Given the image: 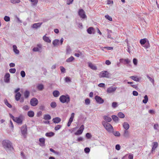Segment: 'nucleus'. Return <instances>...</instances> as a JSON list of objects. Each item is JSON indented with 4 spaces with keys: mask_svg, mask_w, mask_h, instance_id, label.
I'll use <instances>...</instances> for the list:
<instances>
[{
    "mask_svg": "<svg viewBox=\"0 0 159 159\" xmlns=\"http://www.w3.org/2000/svg\"><path fill=\"white\" fill-rule=\"evenodd\" d=\"M22 134L25 137L27 133V129L26 125H23L21 128Z\"/></svg>",
    "mask_w": 159,
    "mask_h": 159,
    "instance_id": "0eeeda50",
    "label": "nucleus"
},
{
    "mask_svg": "<svg viewBox=\"0 0 159 159\" xmlns=\"http://www.w3.org/2000/svg\"><path fill=\"white\" fill-rule=\"evenodd\" d=\"M88 64L89 66L91 69L95 70H97V67L94 64L91 62H89Z\"/></svg>",
    "mask_w": 159,
    "mask_h": 159,
    "instance_id": "dca6fc26",
    "label": "nucleus"
},
{
    "mask_svg": "<svg viewBox=\"0 0 159 159\" xmlns=\"http://www.w3.org/2000/svg\"><path fill=\"white\" fill-rule=\"evenodd\" d=\"M78 14L80 17L82 19H85L87 17L83 9H80L79 10Z\"/></svg>",
    "mask_w": 159,
    "mask_h": 159,
    "instance_id": "39448f33",
    "label": "nucleus"
},
{
    "mask_svg": "<svg viewBox=\"0 0 159 159\" xmlns=\"http://www.w3.org/2000/svg\"><path fill=\"white\" fill-rule=\"evenodd\" d=\"M42 45L41 44H38L37 47H35L33 49V51L34 52H41L42 51Z\"/></svg>",
    "mask_w": 159,
    "mask_h": 159,
    "instance_id": "1a4fd4ad",
    "label": "nucleus"
},
{
    "mask_svg": "<svg viewBox=\"0 0 159 159\" xmlns=\"http://www.w3.org/2000/svg\"><path fill=\"white\" fill-rule=\"evenodd\" d=\"M83 132L79 129L75 133V134L76 135H78L81 134Z\"/></svg>",
    "mask_w": 159,
    "mask_h": 159,
    "instance_id": "09e8293b",
    "label": "nucleus"
},
{
    "mask_svg": "<svg viewBox=\"0 0 159 159\" xmlns=\"http://www.w3.org/2000/svg\"><path fill=\"white\" fill-rule=\"evenodd\" d=\"M10 72L11 73H14L16 71V69L15 68H11L9 70Z\"/></svg>",
    "mask_w": 159,
    "mask_h": 159,
    "instance_id": "603ef678",
    "label": "nucleus"
},
{
    "mask_svg": "<svg viewBox=\"0 0 159 159\" xmlns=\"http://www.w3.org/2000/svg\"><path fill=\"white\" fill-rule=\"evenodd\" d=\"M55 134L52 132H50L49 133H47L45 134V135L47 137H51L54 136Z\"/></svg>",
    "mask_w": 159,
    "mask_h": 159,
    "instance_id": "72a5a7b5",
    "label": "nucleus"
},
{
    "mask_svg": "<svg viewBox=\"0 0 159 159\" xmlns=\"http://www.w3.org/2000/svg\"><path fill=\"white\" fill-rule=\"evenodd\" d=\"M85 102L86 105H88L90 103V100L89 98H87L85 100Z\"/></svg>",
    "mask_w": 159,
    "mask_h": 159,
    "instance_id": "3c124183",
    "label": "nucleus"
},
{
    "mask_svg": "<svg viewBox=\"0 0 159 159\" xmlns=\"http://www.w3.org/2000/svg\"><path fill=\"white\" fill-rule=\"evenodd\" d=\"M59 100L62 103H68L70 101V97L68 95H62L60 97Z\"/></svg>",
    "mask_w": 159,
    "mask_h": 159,
    "instance_id": "7ed1b4c3",
    "label": "nucleus"
},
{
    "mask_svg": "<svg viewBox=\"0 0 159 159\" xmlns=\"http://www.w3.org/2000/svg\"><path fill=\"white\" fill-rule=\"evenodd\" d=\"M118 116L121 118H123L125 117L124 114L121 112H120L118 114Z\"/></svg>",
    "mask_w": 159,
    "mask_h": 159,
    "instance_id": "79ce46f5",
    "label": "nucleus"
},
{
    "mask_svg": "<svg viewBox=\"0 0 159 159\" xmlns=\"http://www.w3.org/2000/svg\"><path fill=\"white\" fill-rule=\"evenodd\" d=\"M95 99L96 102L100 104H102L104 102L103 99L98 96H95Z\"/></svg>",
    "mask_w": 159,
    "mask_h": 159,
    "instance_id": "9b49d317",
    "label": "nucleus"
},
{
    "mask_svg": "<svg viewBox=\"0 0 159 159\" xmlns=\"http://www.w3.org/2000/svg\"><path fill=\"white\" fill-rule=\"evenodd\" d=\"M43 119L45 120H50L51 119V116L49 114L45 115L44 116Z\"/></svg>",
    "mask_w": 159,
    "mask_h": 159,
    "instance_id": "473e14b6",
    "label": "nucleus"
},
{
    "mask_svg": "<svg viewBox=\"0 0 159 159\" xmlns=\"http://www.w3.org/2000/svg\"><path fill=\"white\" fill-rule=\"evenodd\" d=\"M123 128L125 130H127L128 129L129 127V124L127 122H125L123 124Z\"/></svg>",
    "mask_w": 159,
    "mask_h": 159,
    "instance_id": "b1692460",
    "label": "nucleus"
},
{
    "mask_svg": "<svg viewBox=\"0 0 159 159\" xmlns=\"http://www.w3.org/2000/svg\"><path fill=\"white\" fill-rule=\"evenodd\" d=\"M152 143L153 146L151 150L152 153H153V152H154L155 150L157 147L158 145V143L157 142H153Z\"/></svg>",
    "mask_w": 159,
    "mask_h": 159,
    "instance_id": "4468645a",
    "label": "nucleus"
},
{
    "mask_svg": "<svg viewBox=\"0 0 159 159\" xmlns=\"http://www.w3.org/2000/svg\"><path fill=\"white\" fill-rule=\"evenodd\" d=\"M22 108L25 110H28L29 109V107L27 105H25L23 106Z\"/></svg>",
    "mask_w": 159,
    "mask_h": 159,
    "instance_id": "bf43d9fd",
    "label": "nucleus"
},
{
    "mask_svg": "<svg viewBox=\"0 0 159 159\" xmlns=\"http://www.w3.org/2000/svg\"><path fill=\"white\" fill-rule=\"evenodd\" d=\"M13 50L14 52L17 54H18L19 53V51L17 49V47L16 45L13 46Z\"/></svg>",
    "mask_w": 159,
    "mask_h": 159,
    "instance_id": "5701e85b",
    "label": "nucleus"
},
{
    "mask_svg": "<svg viewBox=\"0 0 159 159\" xmlns=\"http://www.w3.org/2000/svg\"><path fill=\"white\" fill-rule=\"evenodd\" d=\"M52 121L54 123H58L61 121V119L59 117H57L54 118L52 120Z\"/></svg>",
    "mask_w": 159,
    "mask_h": 159,
    "instance_id": "412c9836",
    "label": "nucleus"
},
{
    "mask_svg": "<svg viewBox=\"0 0 159 159\" xmlns=\"http://www.w3.org/2000/svg\"><path fill=\"white\" fill-rule=\"evenodd\" d=\"M84 151L86 153H88L90 151V149L89 148H86L84 149Z\"/></svg>",
    "mask_w": 159,
    "mask_h": 159,
    "instance_id": "5fc2aeb1",
    "label": "nucleus"
},
{
    "mask_svg": "<svg viewBox=\"0 0 159 159\" xmlns=\"http://www.w3.org/2000/svg\"><path fill=\"white\" fill-rule=\"evenodd\" d=\"M60 69L62 73H64L66 72V70L65 68L62 66L60 67Z\"/></svg>",
    "mask_w": 159,
    "mask_h": 159,
    "instance_id": "13d9d810",
    "label": "nucleus"
},
{
    "mask_svg": "<svg viewBox=\"0 0 159 159\" xmlns=\"http://www.w3.org/2000/svg\"><path fill=\"white\" fill-rule=\"evenodd\" d=\"M133 62L135 65H137L138 62L136 58H134L133 59Z\"/></svg>",
    "mask_w": 159,
    "mask_h": 159,
    "instance_id": "052dcab7",
    "label": "nucleus"
},
{
    "mask_svg": "<svg viewBox=\"0 0 159 159\" xmlns=\"http://www.w3.org/2000/svg\"><path fill=\"white\" fill-rule=\"evenodd\" d=\"M27 115L29 117H32L34 116V114L33 111H30L28 112Z\"/></svg>",
    "mask_w": 159,
    "mask_h": 159,
    "instance_id": "c756f323",
    "label": "nucleus"
},
{
    "mask_svg": "<svg viewBox=\"0 0 159 159\" xmlns=\"http://www.w3.org/2000/svg\"><path fill=\"white\" fill-rule=\"evenodd\" d=\"M128 159H133V155L132 154H130L128 156Z\"/></svg>",
    "mask_w": 159,
    "mask_h": 159,
    "instance_id": "338daca9",
    "label": "nucleus"
},
{
    "mask_svg": "<svg viewBox=\"0 0 159 159\" xmlns=\"http://www.w3.org/2000/svg\"><path fill=\"white\" fill-rule=\"evenodd\" d=\"M20 75L22 78L24 77L25 76V73L24 71L22 70L20 72Z\"/></svg>",
    "mask_w": 159,
    "mask_h": 159,
    "instance_id": "6e6d98bb",
    "label": "nucleus"
},
{
    "mask_svg": "<svg viewBox=\"0 0 159 159\" xmlns=\"http://www.w3.org/2000/svg\"><path fill=\"white\" fill-rule=\"evenodd\" d=\"M105 17L106 18V19L110 21H111L112 20V18L108 15H105Z\"/></svg>",
    "mask_w": 159,
    "mask_h": 159,
    "instance_id": "8fccbe9b",
    "label": "nucleus"
},
{
    "mask_svg": "<svg viewBox=\"0 0 159 159\" xmlns=\"http://www.w3.org/2000/svg\"><path fill=\"white\" fill-rule=\"evenodd\" d=\"M65 81L66 83H69L71 82V79L68 77H66L65 79Z\"/></svg>",
    "mask_w": 159,
    "mask_h": 159,
    "instance_id": "49530a36",
    "label": "nucleus"
},
{
    "mask_svg": "<svg viewBox=\"0 0 159 159\" xmlns=\"http://www.w3.org/2000/svg\"><path fill=\"white\" fill-rule=\"evenodd\" d=\"M38 103V101L37 98H32L30 101V103L31 105L33 106H36Z\"/></svg>",
    "mask_w": 159,
    "mask_h": 159,
    "instance_id": "9d476101",
    "label": "nucleus"
},
{
    "mask_svg": "<svg viewBox=\"0 0 159 159\" xmlns=\"http://www.w3.org/2000/svg\"><path fill=\"white\" fill-rule=\"evenodd\" d=\"M39 141L40 142L39 145L41 146H43L45 145V139L44 138H40Z\"/></svg>",
    "mask_w": 159,
    "mask_h": 159,
    "instance_id": "6ab92c4d",
    "label": "nucleus"
},
{
    "mask_svg": "<svg viewBox=\"0 0 159 159\" xmlns=\"http://www.w3.org/2000/svg\"><path fill=\"white\" fill-rule=\"evenodd\" d=\"M61 126L60 125H57V126H56L54 128V129L57 131L59 129H60L61 128Z\"/></svg>",
    "mask_w": 159,
    "mask_h": 159,
    "instance_id": "864d4df0",
    "label": "nucleus"
},
{
    "mask_svg": "<svg viewBox=\"0 0 159 159\" xmlns=\"http://www.w3.org/2000/svg\"><path fill=\"white\" fill-rule=\"evenodd\" d=\"M117 88L116 87L111 86L107 89V92L109 93H113L115 92Z\"/></svg>",
    "mask_w": 159,
    "mask_h": 159,
    "instance_id": "6e6552de",
    "label": "nucleus"
},
{
    "mask_svg": "<svg viewBox=\"0 0 159 159\" xmlns=\"http://www.w3.org/2000/svg\"><path fill=\"white\" fill-rule=\"evenodd\" d=\"M21 94L20 92L16 93L15 95V98L16 101H18L21 97Z\"/></svg>",
    "mask_w": 159,
    "mask_h": 159,
    "instance_id": "a211bd4d",
    "label": "nucleus"
},
{
    "mask_svg": "<svg viewBox=\"0 0 159 159\" xmlns=\"http://www.w3.org/2000/svg\"><path fill=\"white\" fill-rule=\"evenodd\" d=\"M123 135L126 138H128L129 137V131L127 130H124Z\"/></svg>",
    "mask_w": 159,
    "mask_h": 159,
    "instance_id": "c85d7f7f",
    "label": "nucleus"
},
{
    "mask_svg": "<svg viewBox=\"0 0 159 159\" xmlns=\"http://www.w3.org/2000/svg\"><path fill=\"white\" fill-rule=\"evenodd\" d=\"M133 94L134 96H137L138 95V93L136 91H134L133 92Z\"/></svg>",
    "mask_w": 159,
    "mask_h": 159,
    "instance_id": "774afa93",
    "label": "nucleus"
},
{
    "mask_svg": "<svg viewBox=\"0 0 159 159\" xmlns=\"http://www.w3.org/2000/svg\"><path fill=\"white\" fill-rule=\"evenodd\" d=\"M29 1L32 3V5H36L38 2V0H29Z\"/></svg>",
    "mask_w": 159,
    "mask_h": 159,
    "instance_id": "37998d69",
    "label": "nucleus"
},
{
    "mask_svg": "<svg viewBox=\"0 0 159 159\" xmlns=\"http://www.w3.org/2000/svg\"><path fill=\"white\" fill-rule=\"evenodd\" d=\"M38 89L39 91H42L44 89V86L42 84H39L37 86Z\"/></svg>",
    "mask_w": 159,
    "mask_h": 159,
    "instance_id": "a878e982",
    "label": "nucleus"
},
{
    "mask_svg": "<svg viewBox=\"0 0 159 159\" xmlns=\"http://www.w3.org/2000/svg\"><path fill=\"white\" fill-rule=\"evenodd\" d=\"M115 136L119 137L120 136V133L118 131H114V129L111 132Z\"/></svg>",
    "mask_w": 159,
    "mask_h": 159,
    "instance_id": "bb28decb",
    "label": "nucleus"
},
{
    "mask_svg": "<svg viewBox=\"0 0 159 159\" xmlns=\"http://www.w3.org/2000/svg\"><path fill=\"white\" fill-rule=\"evenodd\" d=\"M24 118V116L21 115L18 117H15L14 121L19 124L21 125Z\"/></svg>",
    "mask_w": 159,
    "mask_h": 159,
    "instance_id": "20e7f679",
    "label": "nucleus"
},
{
    "mask_svg": "<svg viewBox=\"0 0 159 159\" xmlns=\"http://www.w3.org/2000/svg\"><path fill=\"white\" fill-rule=\"evenodd\" d=\"M24 95L25 98L26 99L29 98L30 95V92L29 91L26 90L24 93Z\"/></svg>",
    "mask_w": 159,
    "mask_h": 159,
    "instance_id": "aec40b11",
    "label": "nucleus"
},
{
    "mask_svg": "<svg viewBox=\"0 0 159 159\" xmlns=\"http://www.w3.org/2000/svg\"><path fill=\"white\" fill-rule=\"evenodd\" d=\"M20 2V0H10L11 2L13 4L18 3Z\"/></svg>",
    "mask_w": 159,
    "mask_h": 159,
    "instance_id": "a19ab883",
    "label": "nucleus"
},
{
    "mask_svg": "<svg viewBox=\"0 0 159 159\" xmlns=\"http://www.w3.org/2000/svg\"><path fill=\"white\" fill-rule=\"evenodd\" d=\"M66 53L67 54H69L71 51V49L70 48V47H67L66 49Z\"/></svg>",
    "mask_w": 159,
    "mask_h": 159,
    "instance_id": "e2e57ef3",
    "label": "nucleus"
},
{
    "mask_svg": "<svg viewBox=\"0 0 159 159\" xmlns=\"http://www.w3.org/2000/svg\"><path fill=\"white\" fill-rule=\"evenodd\" d=\"M147 77L149 79V81H151L152 83L153 84H154V79H152V78H151L148 75H147Z\"/></svg>",
    "mask_w": 159,
    "mask_h": 159,
    "instance_id": "c03bdc74",
    "label": "nucleus"
},
{
    "mask_svg": "<svg viewBox=\"0 0 159 159\" xmlns=\"http://www.w3.org/2000/svg\"><path fill=\"white\" fill-rule=\"evenodd\" d=\"M42 24V23H38L33 24L32 26V28L34 29H37L40 27L41 25Z\"/></svg>",
    "mask_w": 159,
    "mask_h": 159,
    "instance_id": "2eb2a0df",
    "label": "nucleus"
},
{
    "mask_svg": "<svg viewBox=\"0 0 159 159\" xmlns=\"http://www.w3.org/2000/svg\"><path fill=\"white\" fill-rule=\"evenodd\" d=\"M104 119L107 122H110L111 120V117L106 116L104 117Z\"/></svg>",
    "mask_w": 159,
    "mask_h": 159,
    "instance_id": "f704fd0d",
    "label": "nucleus"
},
{
    "mask_svg": "<svg viewBox=\"0 0 159 159\" xmlns=\"http://www.w3.org/2000/svg\"><path fill=\"white\" fill-rule=\"evenodd\" d=\"M130 78L133 80L135 81L138 82L139 81V78L137 77L136 76H131L130 77Z\"/></svg>",
    "mask_w": 159,
    "mask_h": 159,
    "instance_id": "2f4dec72",
    "label": "nucleus"
},
{
    "mask_svg": "<svg viewBox=\"0 0 159 159\" xmlns=\"http://www.w3.org/2000/svg\"><path fill=\"white\" fill-rule=\"evenodd\" d=\"M59 42L60 41L59 40L55 39L52 41V44L54 46H55L59 44Z\"/></svg>",
    "mask_w": 159,
    "mask_h": 159,
    "instance_id": "7c9ffc66",
    "label": "nucleus"
},
{
    "mask_svg": "<svg viewBox=\"0 0 159 159\" xmlns=\"http://www.w3.org/2000/svg\"><path fill=\"white\" fill-rule=\"evenodd\" d=\"M74 58L73 56H71L66 60V62H71L74 60Z\"/></svg>",
    "mask_w": 159,
    "mask_h": 159,
    "instance_id": "c9c22d12",
    "label": "nucleus"
},
{
    "mask_svg": "<svg viewBox=\"0 0 159 159\" xmlns=\"http://www.w3.org/2000/svg\"><path fill=\"white\" fill-rule=\"evenodd\" d=\"M52 94L53 96L55 97H57L60 95V92L58 90H55L53 91Z\"/></svg>",
    "mask_w": 159,
    "mask_h": 159,
    "instance_id": "4be33fe9",
    "label": "nucleus"
},
{
    "mask_svg": "<svg viewBox=\"0 0 159 159\" xmlns=\"http://www.w3.org/2000/svg\"><path fill=\"white\" fill-rule=\"evenodd\" d=\"M4 20L7 22L9 21L10 20V17L9 16H5L4 17Z\"/></svg>",
    "mask_w": 159,
    "mask_h": 159,
    "instance_id": "4d7b16f0",
    "label": "nucleus"
},
{
    "mask_svg": "<svg viewBox=\"0 0 159 159\" xmlns=\"http://www.w3.org/2000/svg\"><path fill=\"white\" fill-rule=\"evenodd\" d=\"M118 106V104L116 102H113L112 104V107L113 108H115Z\"/></svg>",
    "mask_w": 159,
    "mask_h": 159,
    "instance_id": "de8ad7c7",
    "label": "nucleus"
},
{
    "mask_svg": "<svg viewBox=\"0 0 159 159\" xmlns=\"http://www.w3.org/2000/svg\"><path fill=\"white\" fill-rule=\"evenodd\" d=\"M10 75L9 73H7L5 76L4 80V82L6 83H8L10 82Z\"/></svg>",
    "mask_w": 159,
    "mask_h": 159,
    "instance_id": "ddd939ff",
    "label": "nucleus"
},
{
    "mask_svg": "<svg viewBox=\"0 0 159 159\" xmlns=\"http://www.w3.org/2000/svg\"><path fill=\"white\" fill-rule=\"evenodd\" d=\"M109 74L107 71H101L99 74V76L100 78L102 77H109Z\"/></svg>",
    "mask_w": 159,
    "mask_h": 159,
    "instance_id": "423d86ee",
    "label": "nucleus"
},
{
    "mask_svg": "<svg viewBox=\"0 0 159 159\" xmlns=\"http://www.w3.org/2000/svg\"><path fill=\"white\" fill-rule=\"evenodd\" d=\"M159 128V125L158 124H155L154 125V128L156 130H157Z\"/></svg>",
    "mask_w": 159,
    "mask_h": 159,
    "instance_id": "680f3d73",
    "label": "nucleus"
},
{
    "mask_svg": "<svg viewBox=\"0 0 159 159\" xmlns=\"http://www.w3.org/2000/svg\"><path fill=\"white\" fill-rule=\"evenodd\" d=\"M98 86L100 87H104L105 86V84L103 83H101L98 84Z\"/></svg>",
    "mask_w": 159,
    "mask_h": 159,
    "instance_id": "69168bd1",
    "label": "nucleus"
},
{
    "mask_svg": "<svg viewBox=\"0 0 159 159\" xmlns=\"http://www.w3.org/2000/svg\"><path fill=\"white\" fill-rule=\"evenodd\" d=\"M120 62L122 63L125 64H129L130 62V60L129 59H124L123 58L120 59Z\"/></svg>",
    "mask_w": 159,
    "mask_h": 159,
    "instance_id": "f8f14e48",
    "label": "nucleus"
},
{
    "mask_svg": "<svg viewBox=\"0 0 159 159\" xmlns=\"http://www.w3.org/2000/svg\"><path fill=\"white\" fill-rule=\"evenodd\" d=\"M43 39L44 41L47 43H50L51 40L49 39V38L46 36V35L44 36L43 37Z\"/></svg>",
    "mask_w": 159,
    "mask_h": 159,
    "instance_id": "cd10ccee",
    "label": "nucleus"
},
{
    "mask_svg": "<svg viewBox=\"0 0 159 159\" xmlns=\"http://www.w3.org/2000/svg\"><path fill=\"white\" fill-rule=\"evenodd\" d=\"M50 106L52 108H55L57 106L56 102L54 101L52 102L50 104Z\"/></svg>",
    "mask_w": 159,
    "mask_h": 159,
    "instance_id": "4c0bfd02",
    "label": "nucleus"
},
{
    "mask_svg": "<svg viewBox=\"0 0 159 159\" xmlns=\"http://www.w3.org/2000/svg\"><path fill=\"white\" fill-rule=\"evenodd\" d=\"M2 144L7 151H12L13 149L11 143L8 140H5L2 141Z\"/></svg>",
    "mask_w": 159,
    "mask_h": 159,
    "instance_id": "f257e3e1",
    "label": "nucleus"
},
{
    "mask_svg": "<svg viewBox=\"0 0 159 159\" xmlns=\"http://www.w3.org/2000/svg\"><path fill=\"white\" fill-rule=\"evenodd\" d=\"M87 32L90 34H94V28L93 27H89L87 30Z\"/></svg>",
    "mask_w": 159,
    "mask_h": 159,
    "instance_id": "f3484780",
    "label": "nucleus"
},
{
    "mask_svg": "<svg viewBox=\"0 0 159 159\" xmlns=\"http://www.w3.org/2000/svg\"><path fill=\"white\" fill-rule=\"evenodd\" d=\"M86 136L88 139H89L91 137V135L90 133H86Z\"/></svg>",
    "mask_w": 159,
    "mask_h": 159,
    "instance_id": "0e129e2a",
    "label": "nucleus"
},
{
    "mask_svg": "<svg viewBox=\"0 0 159 159\" xmlns=\"http://www.w3.org/2000/svg\"><path fill=\"white\" fill-rule=\"evenodd\" d=\"M5 102V104L9 107V108H11L12 107L11 105L8 102L7 100L6 99L4 100Z\"/></svg>",
    "mask_w": 159,
    "mask_h": 159,
    "instance_id": "a18cd8bd",
    "label": "nucleus"
},
{
    "mask_svg": "<svg viewBox=\"0 0 159 159\" xmlns=\"http://www.w3.org/2000/svg\"><path fill=\"white\" fill-rule=\"evenodd\" d=\"M144 45H143V46L146 49L149 48L150 46L149 42L148 40L147 41V42Z\"/></svg>",
    "mask_w": 159,
    "mask_h": 159,
    "instance_id": "e433bc0d",
    "label": "nucleus"
},
{
    "mask_svg": "<svg viewBox=\"0 0 159 159\" xmlns=\"http://www.w3.org/2000/svg\"><path fill=\"white\" fill-rule=\"evenodd\" d=\"M148 40L146 38L141 39L140 41V43L143 46L144 45L145 43L147 42Z\"/></svg>",
    "mask_w": 159,
    "mask_h": 159,
    "instance_id": "393cba45",
    "label": "nucleus"
},
{
    "mask_svg": "<svg viewBox=\"0 0 159 159\" xmlns=\"http://www.w3.org/2000/svg\"><path fill=\"white\" fill-rule=\"evenodd\" d=\"M102 124L105 128L109 133H111L112 130H113V128L112 126L108 122L103 121L102 122Z\"/></svg>",
    "mask_w": 159,
    "mask_h": 159,
    "instance_id": "f03ea898",
    "label": "nucleus"
},
{
    "mask_svg": "<svg viewBox=\"0 0 159 159\" xmlns=\"http://www.w3.org/2000/svg\"><path fill=\"white\" fill-rule=\"evenodd\" d=\"M113 120L115 122L118 121L119 118L118 117L115 115H113L111 116Z\"/></svg>",
    "mask_w": 159,
    "mask_h": 159,
    "instance_id": "ea45409f",
    "label": "nucleus"
},
{
    "mask_svg": "<svg viewBox=\"0 0 159 159\" xmlns=\"http://www.w3.org/2000/svg\"><path fill=\"white\" fill-rule=\"evenodd\" d=\"M144 99L143 100V102L144 103H146L148 101V98L147 95H145L144 97Z\"/></svg>",
    "mask_w": 159,
    "mask_h": 159,
    "instance_id": "58836bf2",
    "label": "nucleus"
}]
</instances>
